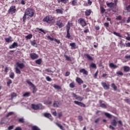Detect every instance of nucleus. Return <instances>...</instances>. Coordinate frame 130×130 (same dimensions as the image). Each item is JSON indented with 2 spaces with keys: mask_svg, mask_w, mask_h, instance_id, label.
Masks as SVG:
<instances>
[{
  "mask_svg": "<svg viewBox=\"0 0 130 130\" xmlns=\"http://www.w3.org/2000/svg\"><path fill=\"white\" fill-rule=\"evenodd\" d=\"M107 6H108L109 8H113V7H114V3L111 2V3H108L107 4Z\"/></svg>",
  "mask_w": 130,
  "mask_h": 130,
  "instance_id": "nucleus-30",
  "label": "nucleus"
},
{
  "mask_svg": "<svg viewBox=\"0 0 130 130\" xmlns=\"http://www.w3.org/2000/svg\"><path fill=\"white\" fill-rule=\"evenodd\" d=\"M14 130H23L20 126L16 127Z\"/></svg>",
  "mask_w": 130,
  "mask_h": 130,
  "instance_id": "nucleus-64",
  "label": "nucleus"
},
{
  "mask_svg": "<svg viewBox=\"0 0 130 130\" xmlns=\"http://www.w3.org/2000/svg\"><path fill=\"white\" fill-rule=\"evenodd\" d=\"M53 106L54 107H59L60 106V102L59 101H54L53 103Z\"/></svg>",
  "mask_w": 130,
  "mask_h": 130,
  "instance_id": "nucleus-18",
  "label": "nucleus"
},
{
  "mask_svg": "<svg viewBox=\"0 0 130 130\" xmlns=\"http://www.w3.org/2000/svg\"><path fill=\"white\" fill-rule=\"evenodd\" d=\"M27 15L24 13V14L23 17V22L25 23L26 22V20L27 19Z\"/></svg>",
  "mask_w": 130,
  "mask_h": 130,
  "instance_id": "nucleus-46",
  "label": "nucleus"
},
{
  "mask_svg": "<svg viewBox=\"0 0 130 130\" xmlns=\"http://www.w3.org/2000/svg\"><path fill=\"white\" fill-rule=\"evenodd\" d=\"M111 124L113 125L114 126H116L117 125V122L116 120L113 119V121L111 122Z\"/></svg>",
  "mask_w": 130,
  "mask_h": 130,
  "instance_id": "nucleus-31",
  "label": "nucleus"
},
{
  "mask_svg": "<svg viewBox=\"0 0 130 130\" xmlns=\"http://www.w3.org/2000/svg\"><path fill=\"white\" fill-rule=\"evenodd\" d=\"M120 45L121 47H125V45L124 44V43H123V42H122V41H120Z\"/></svg>",
  "mask_w": 130,
  "mask_h": 130,
  "instance_id": "nucleus-50",
  "label": "nucleus"
},
{
  "mask_svg": "<svg viewBox=\"0 0 130 130\" xmlns=\"http://www.w3.org/2000/svg\"><path fill=\"white\" fill-rule=\"evenodd\" d=\"M16 65L20 70H23L24 68H25V64H24L23 63H19V62H16Z\"/></svg>",
  "mask_w": 130,
  "mask_h": 130,
  "instance_id": "nucleus-14",
  "label": "nucleus"
},
{
  "mask_svg": "<svg viewBox=\"0 0 130 130\" xmlns=\"http://www.w3.org/2000/svg\"><path fill=\"white\" fill-rule=\"evenodd\" d=\"M64 56L66 58V60H68L69 61H71L72 60V59L71 58V57L68 56L67 55H64Z\"/></svg>",
  "mask_w": 130,
  "mask_h": 130,
  "instance_id": "nucleus-45",
  "label": "nucleus"
},
{
  "mask_svg": "<svg viewBox=\"0 0 130 130\" xmlns=\"http://www.w3.org/2000/svg\"><path fill=\"white\" fill-rule=\"evenodd\" d=\"M9 77L11 79H14V78H15V73H14V72H11L9 75Z\"/></svg>",
  "mask_w": 130,
  "mask_h": 130,
  "instance_id": "nucleus-44",
  "label": "nucleus"
},
{
  "mask_svg": "<svg viewBox=\"0 0 130 130\" xmlns=\"http://www.w3.org/2000/svg\"><path fill=\"white\" fill-rule=\"evenodd\" d=\"M54 40L57 43V44H59V43H60V41L56 39H54Z\"/></svg>",
  "mask_w": 130,
  "mask_h": 130,
  "instance_id": "nucleus-62",
  "label": "nucleus"
},
{
  "mask_svg": "<svg viewBox=\"0 0 130 130\" xmlns=\"http://www.w3.org/2000/svg\"><path fill=\"white\" fill-rule=\"evenodd\" d=\"M31 129L32 130H40V128L38 126L36 125H34L31 127Z\"/></svg>",
  "mask_w": 130,
  "mask_h": 130,
  "instance_id": "nucleus-38",
  "label": "nucleus"
},
{
  "mask_svg": "<svg viewBox=\"0 0 130 130\" xmlns=\"http://www.w3.org/2000/svg\"><path fill=\"white\" fill-rule=\"evenodd\" d=\"M124 101H125V102H126V103L129 104L130 105V99H124Z\"/></svg>",
  "mask_w": 130,
  "mask_h": 130,
  "instance_id": "nucleus-58",
  "label": "nucleus"
},
{
  "mask_svg": "<svg viewBox=\"0 0 130 130\" xmlns=\"http://www.w3.org/2000/svg\"><path fill=\"white\" fill-rule=\"evenodd\" d=\"M71 26H73V23H71L68 22L67 25H66V30H67V35L66 36V38L70 39L71 38V34H70V30H71Z\"/></svg>",
  "mask_w": 130,
  "mask_h": 130,
  "instance_id": "nucleus-3",
  "label": "nucleus"
},
{
  "mask_svg": "<svg viewBox=\"0 0 130 130\" xmlns=\"http://www.w3.org/2000/svg\"><path fill=\"white\" fill-rule=\"evenodd\" d=\"M78 120L79 121H82L83 117L82 116H78Z\"/></svg>",
  "mask_w": 130,
  "mask_h": 130,
  "instance_id": "nucleus-57",
  "label": "nucleus"
},
{
  "mask_svg": "<svg viewBox=\"0 0 130 130\" xmlns=\"http://www.w3.org/2000/svg\"><path fill=\"white\" fill-rule=\"evenodd\" d=\"M70 46H71V49H76L78 48V46L76 45V43H70Z\"/></svg>",
  "mask_w": 130,
  "mask_h": 130,
  "instance_id": "nucleus-17",
  "label": "nucleus"
},
{
  "mask_svg": "<svg viewBox=\"0 0 130 130\" xmlns=\"http://www.w3.org/2000/svg\"><path fill=\"white\" fill-rule=\"evenodd\" d=\"M80 73H82L83 75H86L88 76V71H87L85 69H82L80 70Z\"/></svg>",
  "mask_w": 130,
  "mask_h": 130,
  "instance_id": "nucleus-19",
  "label": "nucleus"
},
{
  "mask_svg": "<svg viewBox=\"0 0 130 130\" xmlns=\"http://www.w3.org/2000/svg\"><path fill=\"white\" fill-rule=\"evenodd\" d=\"M58 4L62 3V4H64V5H66L69 3V0H58Z\"/></svg>",
  "mask_w": 130,
  "mask_h": 130,
  "instance_id": "nucleus-23",
  "label": "nucleus"
},
{
  "mask_svg": "<svg viewBox=\"0 0 130 130\" xmlns=\"http://www.w3.org/2000/svg\"><path fill=\"white\" fill-rule=\"evenodd\" d=\"M78 22L79 24L82 25V27H85V26H87V23H86L85 19H84L83 18H80L78 20Z\"/></svg>",
  "mask_w": 130,
  "mask_h": 130,
  "instance_id": "nucleus-6",
  "label": "nucleus"
},
{
  "mask_svg": "<svg viewBox=\"0 0 130 130\" xmlns=\"http://www.w3.org/2000/svg\"><path fill=\"white\" fill-rule=\"evenodd\" d=\"M25 13L27 15V16L30 17V18H32L34 16V9L28 8L26 9Z\"/></svg>",
  "mask_w": 130,
  "mask_h": 130,
  "instance_id": "nucleus-2",
  "label": "nucleus"
},
{
  "mask_svg": "<svg viewBox=\"0 0 130 130\" xmlns=\"http://www.w3.org/2000/svg\"><path fill=\"white\" fill-rule=\"evenodd\" d=\"M18 122L20 123H25V119L24 118H20L18 119Z\"/></svg>",
  "mask_w": 130,
  "mask_h": 130,
  "instance_id": "nucleus-35",
  "label": "nucleus"
},
{
  "mask_svg": "<svg viewBox=\"0 0 130 130\" xmlns=\"http://www.w3.org/2000/svg\"><path fill=\"white\" fill-rule=\"evenodd\" d=\"M27 83L29 86H31V88H32L33 90H32V93L34 94H35L36 92H37V88H36V87H35V85L32 83L31 82H27Z\"/></svg>",
  "mask_w": 130,
  "mask_h": 130,
  "instance_id": "nucleus-7",
  "label": "nucleus"
},
{
  "mask_svg": "<svg viewBox=\"0 0 130 130\" xmlns=\"http://www.w3.org/2000/svg\"><path fill=\"white\" fill-rule=\"evenodd\" d=\"M31 108L32 109H34V110H38L42 109L43 108V107L42 106V104H39L37 105L32 104Z\"/></svg>",
  "mask_w": 130,
  "mask_h": 130,
  "instance_id": "nucleus-4",
  "label": "nucleus"
},
{
  "mask_svg": "<svg viewBox=\"0 0 130 130\" xmlns=\"http://www.w3.org/2000/svg\"><path fill=\"white\" fill-rule=\"evenodd\" d=\"M16 11L17 9H16L15 6H11L8 11V14H11V15H13V14H15V13H16Z\"/></svg>",
  "mask_w": 130,
  "mask_h": 130,
  "instance_id": "nucleus-5",
  "label": "nucleus"
},
{
  "mask_svg": "<svg viewBox=\"0 0 130 130\" xmlns=\"http://www.w3.org/2000/svg\"><path fill=\"white\" fill-rule=\"evenodd\" d=\"M102 85L105 90H108L109 89V84H106L105 82H103Z\"/></svg>",
  "mask_w": 130,
  "mask_h": 130,
  "instance_id": "nucleus-16",
  "label": "nucleus"
},
{
  "mask_svg": "<svg viewBox=\"0 0 130 130\" xmlns=\"http://www.w3.org/2000/svg\"><path fill=\"white\" fill-rule=\"evenodd\" d=\"M105 115L106 116V117H108V118H112V117L111 114H109V113H105Z\"/></svg>",
  "mask_w": 130,
  "mask_h": 130,
  "instance_id": "nucleus-39",
  "label": "nucleus"
},
{
  "mask_svg": "<svg viewBox=\"0 0 130 130\" xmlns=\"http://www.w3.org/2000/svg\"><path fill=\"white\" fill-rule=\"evenodd\" d=\"M84 56H86V57L89 59V60H94V59H93V57L92 56H90L88 54H84Z\"/></svg>",
  "mask_w": 130,
  "mask_h": 130,
  "instance_id": "nucleus-22",
  "label": "nucleus"
},
{
  "mask_svg": "<svg viewBox=\"0 0 130 130\" xmlns=\"http://www.w3.org/2000/svg\"><path fill=\"white\" fill-rule=\"evenodd\" d=\"M124 72L125 73H127V72H129L130 68L128 66H124L123 67Z\"/></svg>",
  "mask_w": 130,
  "mask_h": 130,
  "instance_id": "nucleus-24",
  "label": "nucleus"
},
{
  "mask_svg": "<svg viewBox=\"0 0 130 130\" xmlns=\"http://www.w3.org/2000/svg\"><path fill=\"white\" fill-rule=\"evenodd\" d=\"M5 40L7 43H10L13 41V38L12 37L9 36L8 38H5Z\"/></svg>",
  "mask_w": 130,
  "mask_h": 130,
  "instance_id": "nucleus-15",
  "label": "nucleus"
},
{
  "mask_svg": "<svg viewBox=\"0 0 130 130\" xmlns=\"http://www.w3.org/2000/svg\"><path fill=\"white\" fill-rule=\"evenodd\" d=\"M18 46V43L14 42L11 45L9 46V48L10 49H13V48H17Z\"/></svg>",
  "mask_w": 130,
  "mask_h": 130,
  "instance_id": "nucleus-13",
  "label": "nucleus"
},
{
  "mask_svg": "<svg viewBox=\"0 0 130 130\" xmlns=\"http://www.w3.org/2000/svg\"><path fill=\"white\" fill-rule=\"evenodd\" d=\"M53 87L56 90H61V87L56 84H54Z\"/></svg>",
  "mask_w": 130,
  "mask_h": 130,
  "instance_id": "nucleus-28",
  "label": "nucleus"
},
{
  "mask_svg": "<svg viewBox=\"0 0 130 130\" xmlns=\"http://www.w3.org/2000/svg\"><path fill=\"white\" fill-rule=\"evenodd\" d=\"M33 37V35L32 34H29L25 37V39L27 40L28 39H31Z\"/></svg>",
  "mask_w": 130,
  "mask_h": 130,
  "instance_id": "nucleus-40",
  "label": "nucleus"
},
{
  "mask_svg": "<svg viewBox=\"0 0 130 130\" xmlns=\"http://www.w3.org/2000/svg\"><path fill=\"white\" fill-rule=\"evenodd\" d=\"M117 74L118 76H123V73L121 71H118V72H117Z\"/></svg>",
  "mask_w": 130,
  "mask_h": 130,
  "instance_id": "nucleus-52",
  "label": "nucleus"
},
{
  "mask_svg": "<svg viewBox=\"0 0 130 130\" xmlns=\"http://www.w3.org/2000/svg\"><path fill=\"white\" fill-rule=\"evenodd\" d=\"M44 116H45V117H47V118H49L51 121H52V120H53V118H52V116H51V114L49 113H45V114H44Z\"/></svg>",
  "mask_w": 130,
  "mask_h": 130,
  "instance_id": "nucleus-11",
  "label": "nucleus"
},
{
  "mask_svg": "<svg viewBox=\"0 0 130 130\" xmlns=\"http://www.w3.org/2000/svg\"><path fill=\"white\" fill-rule=\"evenodd\" d=\"M29 56L30 57V58H31V59H37V58H38V57H39V56L38 55V54L35 53H31L29 54Z\"/></svg>",
  "mask_w": 130,
  "mask_h": 130,
  "instance_id": "nucleus-8",
  "label": "nucleus"
},
{
  "mask_svg": "<svg viewBox=\"0 0 130 130\" xmlns=\"http://www.w3.org/2000/svg\"><path fill=\"white\" fill-rule=\"evenodd\" d=\"M121 19H122V17L120 15L118 16L116 18V20L117 21H120Z\"/></svg>",
  "mask_w": 130,
  "mask_h": 130,
  "instance_id": "nucleus-53",
  "label": "nucleus"
},
{
  "mask_svg": "<svg viewBox=\"0 0 130 130\" xmlns=\"http://www.w3.org/2000/svg\"><path fill=\"white\" fill-rule=\"evenodd\" d=\"M43 22H46L48 24H53L55 22L53 17L51 15L46 16L43 19Z\"/></svg>",
  "mask_w": 130,
  "mask_h": 130,
  "instance_id": "nucleus-1",
  "label": "nucleus"
},
{
  "mask_svg": "<svg viewBox=\"0 0 130 130\" xmlns=\"http://www.w3.org/2000/svg\"><path fill=\"white\" fill-rule=\"evenodd\" d=\"M125 10L127 11V12H130V5L126 7Z\"/></svg>",
  "mask_w": 130,
  "mask_h": 130,
  "instance_id": "nucleus-56",
  "label": "nucleus"
},
{
  "mask_svg": "<svg viewBox=\"0 0 130 130\" xmlns=\"http://www.w3.org/2000/svg\"><path fill=\"white\" fill-rule=\"evenodd\" d=\"M63 9L61 8V9H56L55 12L57 13V14H61L62 15L63 12Z\"/></svg>",
  "mask_w": 130,
  "mask_h": 130,
  "instance_id": "nucleus-25",
  "label": "nucleus"
},
{
  "mask_svg": "<svg viewBox=\"0 0 130 130\" xmlns=\"http://www.w3.org/2000/svg\"><path fill=\"white\" fill-rule=\"evenodd\" d=\"M90 67L91 68H92V69H97V67L96 66V64L94 63H91L90 64Z\"/></svg>",
  "mask_w": 130,
  "mask_h": 130,
  "instance_id": "nucleus-41",
  "label": "nucleus"
},
{
  "mask_svg": "<svg viewBox=\"0 0 130 130\" xmlns=\"http://www.w3.org/2000/svg\"><path fill=\"white\" fill-rule=\"evenodd\" d=\"M70 87L72 88H75V84L74 83V82H72L70 84Z\"/></svg>",
  "mask_w": 130,
  "mask_h": 130,
  "instance_id": "nucleus-54",
  "label": "nucleus"
},
{
  "mask_svg": "<svg viewBox=\"0 0 130 130\" xmlns=\"http://www.w3.org/2000/svg\"><path fill=\"white\" fill-rule=\"evenodd\" d=\"M12 115H14V112H10L8 113L6 116V117L8 118L9 117V116H12Z\"/></svg>",
  "mask_w": 130,
  "mask_h": 130,
  "instance_id": "nucleus-37",
  "label": "nucleus"
},
{
  "mask_svg": "<svg viewBox=\"0 0 130 130\" xmlns=\"http://www.w3.org/2000/svg\"><path fill=\"white\" fill-rule=\"evenodd\" d=\"M109 67L111 69H117V68H118V66L114 64L113 63H110L109 64Z\"/></svg>",
  "mask_w": 130,
  "mask_h": 130,
  "instance_id": "nucleus-20",
  "label": "nucleus"
},
{
  "mask_svg": "<svg viewBox=\"0 0 130 130\" xmlns=\"http://www.w3.org/2000/svg\"><path fill=\"white\" fill-rule=\"evenodd\" d=\"M46 79L47 81H48V82H50V81H51V78H50V77L49 76H47L46 77Z\"/></svg>",
  "mask_w": 130,
  "mask_h": 130,
  "instance_id": "nucleus-60",
  "label": "nucleus"
},
{
  "mask_svg": "<svg viewBox=\"0 0 130 130\" xmlns=\"http://www.w3.org/2000/svg\"><path fill=\"white\" fill-rule=\"evenodd\" d=\"M15 73L16 74H18V75H20L21 74V70L18 68V67L15 68Z\"/></svg>",
  "mask_w": 130,
  "mask_h": 130,
  "instance_id": "nucleus-34",
  "label": "nucleus"
},
{
  "mask_svg": "<svg viewBox=\"0 0 130 130\" xmlns=\"http://www.w3.org/2000/svg\"><path fill=\"white\" fill-rule=\"evenodd\" d=\"M14 128V125L9 126L8 128V130L13 129Z\"/></svg>",
  "mask_w": 130,
  "mask_h": 130,
  "instance_id": "nucleus-61",
  "label": "nucleus"
},
{
  "mask_svg": "<svg viewBox=\"0 0 130 130\" xmlns=\"http://www.w3.org/2000/svg\"><path fill=\"white\" fill-rule=\"evenodd\" d=\"M84 99V98L83 96H77L76 98V100H78V101H82Z\"/></svg>",
  "mask_w": 130,
  "mask_h": 130,
  "instance_id": "nucleus-47",
  "label": "nucleus"
},
{
  "mask_svg": "<svg viewBox=\"0 0 130 130\" xmlns=\"http://www.w3.org/2000/svg\"><path fill=\"white\" fill-rule=\"evenodd\" d=\"M52 103V102L50 101H46L44 102V104L46 105H50Z\"/></svg>",
  "mask_w": 130,
  "mask_h": 130,
  "instance_id": "nucleus-42",
  "label": "nucleus"
},
{
  "mask_svg": "<svg viewBox=\"0 0 130 130\" xmlns=\"http://www.w3.org/2000/svg\"><path fill=\"white\" fill-rule=\"evenodd\" d=\"M104 26H105V27H106V28H108V27H109V23H108V22L104 23Z\"/></svg>",
  "mask_w": 130,
  "mask_h": 130,
  "instance_id": "nucleus-55",
  "label": "nucleus"
},
{
  "mask_svg": "<svg viewBox=\"0 0 130 130\" xmlns=\"http://www.w3.org/2000/svg\"><path fill=\"white\" fill-rule=\"evenodd\" d=\"M35 62L37 64H41V62H42V59H38L35 61Z\"/></svg>",
  "mask_w": 130,
  "mask_h": 130,
  "instance_id": "nucleus-33",
  "label": "nucleus"
},
{
  "mask_svg": "<svg viewBox=\"0 0 130 130\" xmlns=\"http://www.w3.org/2000/svg\"><path fill=\"white\" fill-rule=\"evenodd\" d=\"M47 38H48V39H49V40H50V41H53L54 40V38H51L50 37V36H48L47 37Z\"/></svg>",
  "mask_w": 130,
  "mask_h": 130,
  "instance_id": "nucleus-51",
  "label": "nucleus"
},
{
  "mask_svg": "<svg viewBox=\"0 0 130 130\" xmlns=\"http://www.w3.org/2000/svg\"><path fill=\"white\" fill-rule=\"evenodd\" d=\"M74 103L76 104V105H78L79 106H80L81 107H86V105H85L84 103L82 102H80L77 101H74Z\"/></svg>",
  "mask_w": 130,
  "mask_h": 130,
  "instance_id": "nucleus-10",
  "label": "nucleus"
},
{
  "mask_svg": "<svg viewBox=\"0 0 130 130\" xmlns=\"http://www.w3.org/2000/svg\"><path fill=\"white\" fill-rule=\"evenodd\" d=\"M100 10H101V14H104V12H105V11H106L105 9H104V7H101Z\"/></svg>",
  "mask_w": 130,
  "mask_h": 130,
  "instance_id": "nucleus-43",
  "label": "nucleus"
},
{
  "mask_svg": "<svg viewBox=\"0 0 130 130\" xmlns=\"http://www.w3.org/2000/svg\"><path fill=\"white\" fill-rule=\"evenodd\" d=\"M113 34H114V35H116V36H117L118 37H120V38H122V36L120 35V34H119V32H116V31H113Z\"/></svg>",
  "mask_w": 130,
  "mask_h": 130,
  "instance_id": "nucleus-32",
  "label": "nucleus"
},
{
  "mask_svg": "<svg viewBox=\"0 0 130 130\" xmlns=\"http://www.w3.org/2000/svg\"><path fill=\"white\" fill-rule=\"evenodd\" d=\"M30 44L32 46H35V45H36V47H37V43H36V41L35 40L30 41Z\"/></svg>",
  "mask_w": 130,
  "mask_h": 130,
  "instance_id": "nucleus-27",
  "label": "nucleus"
},
{
  "mask_svg": "<svg viewBox=\"0 0 130 130\" xmlns=\"http://www.w3.org/2000/svg\"><path fill=\"white\" fill-rule=\"evenodd\" d=\"M37 30H39L40 31L39 32V33H41V32H42L43 33H44V34H46V32H45L44 31V30H43L42 28H36Z\"/></svg>",
  "mask_w": 130,
  "mask_h": 130,
  "instance_id": "nucleus-36",
  "label": "nucleus"
},
{
  "mask_svg": "<svg viewBox=\"0 0 130 130\" xmlns=\"http://www.w3.org/2000/svg\"><path fill=\"white\" fill-rule=\"evenodd\" d=\"M111 87L113 89L114 91H117V86L115 85V84L112 83L111 84Z\"/></svg>",
  "mask_w": 130,
  "mask_h": 130,
  "instance_id": "nucleus-29",
  "label": "nucleus"
},
{
  "mask_svg": "<svg viewBox=\"0 0 130 130\" xmlns=\"http://www.w3.org/2000/svg\"><path fill=\"white\" fill-rule=\"evenodd\" d=\"M72 4L73 6H76L77 5V0H73Z\"/></svg>",
  "mask_w": 130,
  "mask_h": 130,
  "instance_id": "nucleus-59",
  "label": "nucleus"
},
{
  "mask_svg": "<svg viewBox=\"0 0 130 130\" xmlns=\"http://www.w3.org/2000/svg\"><path fill=\"white\" fill-rule=\"evenodd\" d=\"M103 102H104L103 101H102L101 100L99 101L100 106L102 108L106 109V108H107V104H106L104 103Z\"/></svg>",
  "mask_w": 130,
  "mask_h": 130,
  "instance_id": "nucleus-9",
  "label": "nucleus"
},
{
  "mask_svg": "<svg viewBox=\"0 0 130 130\" xmlns=\"http://www.w3.org/2000/svg\"><path fill=\"white\" fill-rule=\"evenodd\" d=\"M23 97H29V96H30V93L25 92L24 94H23Z\"/></svg>",
  "mask_w": 130,
  "mask_h": 130,
  "instance_id": "nucleus-49",
  "label": "nucleus"
},
{
  "mask_svg": "<svg viewBox=\"0 0 130 130\" xmlns=\"http://www.w3.org/2000/svg\"><path fill=\"white\" fill-rule=\"evenodd\" d=\"M11 99H10V100H13L14 99V98H16L17 96V93H16L15 92H12L11 93Z\"/></svg>",
  "mask_w": 130,
  "mask_h": 130,
  "instance_id": "nucleus-21",
  "label": "nucleus"
},
{
  "mask_svg": "<svg viewBox=\"0 0 130 130\" xmlns=\"http://www.w3.org/2000/svg\"><path fill=\"white\" fill-rule=\"evenodd\" d=\"M91 10H86V11L85 12V16H90V15H91Z\"/></svg>",
  "mask_w": 130,
  "mask_h": 130,
  "instance_id": "nucleus-26",
  "label": "nucleus"
},
{
  "mask_svg": "<svg viewBox=\"0 0 130 130\" xmlns=\"http://www.w3.org/2000/svg\"><path fill=\"white\" fill-rule=\"evenodd\" d=\"M56 25L59 27V28H62L64 26V24L60 22V20H57L56 23Z\"/></svg>",
  "mask_w": 130,
  "mask_h": 130,
  "instance_id": "nucleus-12",
  "label": "nucleus"
},
{
  "mask_svg": "<svg viewBox=\"0 0 130 130\" xmlns=\"http://www.w3.org/2000/svg\"><path fill=\"white\" fill-rule=\"evenodd\" d=\"M56 125H57V126H58V127H59L61 129H63V126H62L61 125V124L58 123H56Z\"/></svg>",
  "mask_w": 130,
  "mask_h": 130,
  "instance_id": "nucleus-48",
  "label": "nucleus"
},
{
  "mask_svg": "<svg viewBox=\"0 0 130 130\" xmlns=\"http://www.w3.org/2000/svg\"><path fill=\"white\" fill-rule=\"evenodd\" d=\"M76 82H83V81L82 80H81V78H76Z\"/></svg>",
  "mask_w": 130,
  "mask_h": 130,
  "instance_id": "nucleus-63",
  "label": "nucleus"
}]
</instances>
